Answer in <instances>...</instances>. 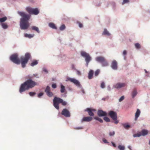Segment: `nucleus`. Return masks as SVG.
I'll return each instance as SVG.
<instances>
[{
  "mask_svg": "<svg viewBox=\"0 0 150 150\" xmlns=\"http://www.w3.org/2000/svg\"><path fill=\"white\" fill-rule=\"evenodd\" d=\"M129 2V0H123V2L122 3V4L123 5L125 4H127Z\"/></svg>",
  "mask_w": 150,
  "mask_h": 150,
  "instance_id": "41",
  "label": "nucleus"
},
{
  "mask_svg": "<svg viewBox=\"0 0 150 150\" xmlns=\"http://www.w3.org/2000/svg\"><path fill=\"white\" fill-rule=\"evenodd\" d=\"M81 56L85 58V60L86 62L85 65L88 67L89 63L92 59V58L90 55L88 53L84 51H81Z\"/></svg>",
  "mask_w": 150,
  "mask_h": 150,
  "instance_id": "4",
  "label": "nucleus"
},
{
  "mask_svg": "<svg viewBox=\"0 0 150 150\" xmlns=\"http://www.w3.org/2000/svg\"><path fill=\"white\" fill-rule=\"evenodd\" d=\"M66 28V26L64 24L62 25L59 28V30L61 31H63Z\"/></svg>",
  "mask_w": 150,
  "mask_h": 150,
  "instance_id": "32",
  "label": "nucleus"
},
{
  "mask_svg": "<svg viewBox=\"0 0 150 150\" xmlns=\"http://www.w3.org/2000/svg\"><path fill=\"white\" fill-rule=\"evenodd\" d=\"M102 66L103 67H107L108 66L109 64L108 61L105 59L101 63Z\"/></svg>",
  "mask_w": 150,
  "mask_h": 150,
  "instance_id": "21",
  "label": "nucleus"
},
{
  "mask_svg": "<svg viewBox=\"0 0 150 150\" xmlns=\"http://www.w3.org/2000/svg\"><path fill=\"white\" fill-rule=\"evenodd\" d=\"M126 84L125 83L119 82L113 86V87L117 89H119L125 86Z\"/></svg>",
  "mask_w": 150,
  "mask_h": 150,
  "instance_id": "9",
  "label": "nucleus"
},
{
  "mask_svg": "<svg viewBox=\"0 0 150 150\" xmlns=\"http://www.w3.org/2000/svg\"><path fill=\"white\" fill-rule=\"evenodd\" d=\"M100 72V70L99 69L97 70L95 72L94 75L95 76H96L98 75Z\"/></svg>",
  "mask_w": 150,
  "mask_h": 150,
  "instance_id": "39",
  "label": "nucleus"
},
{
  "mask_svg": "<svg viewBox=\"0 0 150 150\" xmlns=\"http://www.w3.org/2000/svg\"><path fill=\"white\" fill-rule=\"evenodd\" d=\"M124 98H125L124 96H122L119 99V102L122 101V100H123L124 99Z\"/></svg>",
  "mask_w": 150,
  "mask_h": 150,
  "instance_id": "44",
  "label": "nucleus"
},
{
  "mask_svg": "<svg viewBox=\"0 0 150 150\" xmlns=\"http://www.w3.org/2000/svg\"><path fill=\"white\" fill-rule=\"evenodd\" d=\"M85 111L88 112L89 115L93 116H94V114L93 112L96 111V110L94 109L88 108H86Z\"/></svg>",
  "mask_w": 150,
  "mask_h": 150,
  "instance_id": "12",
  "label": "nucleus"
},
{
  "mask_svg": "<svg viewBox=\"0 0 150 150\" xmlns=\"http://www.w3.org/2000/svg\"><path fill=\"white\" fill-rule=\"evenodd\" d=\"M49 26L53 29H57V28L55 24L53 23H50L48 24Z\"/></svg>",
  "mask_w": 150,
  "mask_h": 150,
  "instance_id": "20",
  "label": "nucleus"
},
{
  "mask_svg": "<svg viewBox=\"0 0 150 150\" xmlns=\"http://www.w3.org/2000/svg\"><path fill=\"white\" fill-rule=\"evenodd\" d=\"M103 141L105 143H108L107 140L105 139H103Z\"/></svg>",
  "mask_w": 150,
  "mask_h": 150,
  "instance_id": "51",
  "label": "nucleus"
},
{
  "mask_svg": "<svg viewBox=\"0 0 150 150\" xmlns=\"http://www.w3.org/2000/svg\"><path fill=\"white\" fill-rule=\"evenodd\" d=\"M45 92L46 94H52L50 91V87L48 86L46 87L45 90Z\"/></svg>",
  "mask_w": 150,
  "mask_h": 150,
  "instance_id": "22",
  "label": "nucleus"
},
{
  "mask_svg": "<svg viewBox=\"0 0 150 150\" xmlns=\"http://www.w3.org/2000/svg\"><path fill=\"white\" fill-rule=\"evenodd\" d=\"M79 25V27L80 28H82L83 27V25L80 22H78V23Z\"/></svg>",
  "mask_w": 150,
  "mask_h": 150,
  "instance_id": "47",
  "label": "nucleus"
},
{
  "mask_svg": "<svg viewBox=\"0 0 150 150\" xmlns=\"http://www.w3.org/2000/svg\"><path fill=\"white\" fill-rule=\"evenodd\" d=\"M122 125L124 128L126 129H128L130 127V126L128 125V123H125Z\"/></svg>",
  "mask_w": 150,
  "mask_h": 150,
  "instance_id": "30",
  "label": "nucleus"
},
{
  "mask_svg": "<svg viewBox=\"0 0 150 150\" xmlns=\"http://www.w3.org/2000/svg\"><path fill=\"white\" fill-rule=\"evenodd\" d=\"M43 94H38L37 96L38 98H40Z\"/></svg>",
  "mask_w": 150,
  "mask_h": 150,
  "instance_id": "53",
  "label": "nucleus"
},
{
  "mask_svg": "<svg viewBox=\"0 0 150 150\" xmlns=\"http://www.w3.org/2000/svg\"><path fill=\"white\" fill-rule=\"evenodd\" d=\"M94 119L95 120H96L98 121L99 122H100L101 123H102L103 122V120L101 119V118L98 117H94Z\"/></svg>",
  "mask_w": 150,
  "mask_h": 150,
  "instance_id": "34",
  "label": "nucleus"
},
{
  "mask_svg": "<svg viewBox=\"0 0 150 150\" xmlns=\"http://www.w3.org/2000/svg\"><path fill=\"white\" fill-rule=\"evenodd\" d=\"M42 71L45 72L46 74H47L48 73V71L45 68H43L42 69Z\"/></svg>",
  "mask_w": 150,
  "mask_h": 150,
  "instance_id": "45",
  "label": "nucleus"
},
{
  "mask_svg": "<svg viewBox=\"0 0 150 150\" xmlns=\"http://www.w3.org/2000/svg\"><path fill=\"white\" fill-rule=\"evenodd\" d=\"M26 10L30 14L37 15L39 13V11L37 8H32L28 7L26 8Z\"/></svg>",
  "mask_w": 150,
  "mask_h": 150,
  "instance_id": "5",
  "label": "nucleus"
},
{
  "mask_svg": "<svg viewBox=\"0 0 150 150\" xmlns=\"http://www.w3.org/2000/svg\"><path fill=\"white\" fill-rule=\"evenodd\" d=\"M144 71L146 73H147L148 72V71H147L146 69H144Z\"/></svg>",
  "mask_w": 150,
  "mask_h": 150,
  "instance_id": "62",
  "label": "nucleus"
},
{
  "mask_svg": "<svg viewBox=\"0 0 150 150\" xmlns=\"http://www.w3.org/2000/svg\"><path fill=\"white\" fill-rule=\"evenodd\" d=\"M53 105L55 108L58 110L59 109V103H61L62 105L63 106H65L67 104V103L65 101L59 98L55 97L54 98L53 100Z\"/></svg>",
  "mask_w": 150,
  "mask_h": 150,
  "instance_id": "3",
  "label": "nucleus"
},
{
  "mask_svg": "<svg viewBox=\"0 0 150 150\" xmlns=\"http://www.w3.org/2000/svg\"><path fill=\"white\" fill-rule=\"evenodd\" d=\"M140 113L141 112L140 110L139 109H137L135 114V120H136L139 117Z\"/></svg>",
  "mask_w": 150,
  "mask_h": 150,
  "instance_id": "18",
  "label": "nucleus"
},
{
  "mask_svg": "<svg viewBox=\"0 0 150 150\" xmlns=\"http://www.w3.org/2000/svg\"><path fill=\"white\" fill-rule=\"evenodd\" d=\"M33 76H35L37 78H39L40 77L38 75V74L37 73H36L35 74H33Z\"/></svg>",
  "mask_w": 150,
  "mask_h": 150,
  "instance_id": "49",
  "label": "nucleus"
},
{
  "mask_svg": "<svg viewBox=\"0 0 150 150\" xmlns=\"http://www.w3.org/2000/svg\"><path fill=\"white\" fill-rule=\"evenodd\" d=\"M52 87L53 88H55L57 87V85L56 83H53L52 85Z\"/></svg>",
  "mask_w": 150,
  "mask_h": 150,
  "instance_id": "46",
  "label": "nucleus"
},
{
  "mask_svg": "<svg viewBox=\"0 0 150 150\" xmlns=\"http://www.w3.org/2000/svg\"><path fill=\"white\" fill-rule=\"evenodd\" d=\"M65 87L62 85H61V92L62 93H63L65 91Z\"/></svg>",
  "mask_w": 150,
  "mask_h": 150,
  "instance_id": "33",
  "label": "nucleus"
},
{
  "mask_svg": "<svg viewBox=\"0 0 150 150\" xmlns=\"http://www.w3.org/2000/svg\"><path fill=\"white\" fill-rule=\"evenodd\" d=\"M61 114L66 117H69L71 115L69 111L67 109H63Z\"/></svg>",
  "mask_w": 150,
  "mask_h": 150,
  "instance_id": "10",
  "label": "nucleus"
},
{
  "mask_svg": "<svg viewBox=\"0 0 150 150\" xmlns=\"http://www.w3.org/2000/svg\"><path fill=\"white\" fill-rule=\"evenodd\" d=\"M118 147L120 150H124L125 149V147L123 146L119 145Z\"/></svg>",
  "mask_w": 150,
  "mask_h": 150,
  "instance_id": "36",
  "label": "nucleus"
},
{
  "mask_svg": "<svg viewBox=\"0 0 150 150\" xmlns=\"http://www.w3.org/2000/svg\"><path fill=\"white\" fill-rule=\"evenodd\" d=\"M68 79L71 82L73 83L77 87L81 88H82V86L80 84V82L78 80L74 78H68Z\"/></svg>",
  "mask_w": 150,
  "mask_h": 150,
  "instance_id": "8",
  "label": "nucleus"
},
{
  "mask_svg": "<svg viewBox=\"0 0 150 150\" xmlns=\"http://www.w3.org/2000/svg\"><path fill=\"white\" fill-rule=\"evenodd\" d=\"M128 148L130 150H132L131 147L130 146H128Z\"/></svg>",
  "mask_w": 150,
  "mask_h": 150,
  "instance_id": "59",
  "label": "nucleus"
},
{
  "mask_svg": "<svg viewBox=\"0 0 150 150\" xmlns=\"http://www.w3.org/2000/svg\"><path fill=\"white\" fill-rule=\"evenodd\" d=\"M7 20V17L4 16L2 18H0V22L1 23H4Z\"/></svg>",
  "mask_w": 150,
  "mask_h": 150,
  "instance_id": "28",
  "label": "nucleus"
},
{
  "mask_svg": "<svg viewBox=\"0 0 150 150\" xmlns=\"http://www.w3.org/2000/svg\"><path fill=\"white\" fill-rule=\"evenodd\" d=\"M31 28L33 30L35 31L38 33H40V31L39 28L38 27L35 26H32L31 27Z\"/></svg>",
  "mask_w": 150,
  "mask_h": 150,
  "instance_id": "27",
  "label": "nucleus"
},
{
  "mask_svg": "<svg viewBox=\"0 0 150 150\" xmlns=\"http://www.w3.org/2000/svg\"><path fill=\"white\" fill-rule=\"evenodd\" d=\"M34 35V34H28L25 33L24 34V36L25 38H33Z\"/></svg>",
  "mask_w": 150,
  "mask_h": 150,
  "instance_id": "25",
  "label": "nucleus"
},
{
  "mask_svg": "<svg viewBox=\"0 0 150 150\" xmlns=\"http://www.w3.org/2000/svg\"><path fill=\"white\" fill-rule=\"evenodd\" d=\"M21 64L22 67L24 68L25 67L26 64L27 63L28 61L27 59H23V57H21Z\"/></svg>",
  "mask_w": 150,
  "mask_h": 150,
  "instance_id": "14",
  "label": "nucleus"
},
{
  "mask_svg": "<svg viewBox=\"0 0 150 150\" xmlns=\"http://www.w3.org/2000/svg\"><path fill=\"white\" fill-rule=\"evenodd\" d=\"M36 84V82L31 79L28 80L22 83L20 87L19 91L21 93L33 87Z\"/></svg>",
  "mask_w": 150,
  "mask_h": 150,
  "instance_id": "2",
  "label": "nucleus"
},
{
  "mask_svg": "<svg viewBox=\"0 0 150 150\" xmlns=\"http://www.w3.org/2000/svg\"><path fill=\"white\" fill-rule=\"evenodd\" d=\"M93 74V71L92 70H90L88 74V78L89 79H91Z\"/></svg>",
  "mask_w": 150,
  "mask_h": 150,
  "instance_id": "24",
  "label": "nucleus"
},
{
  "mask_svg": "<svg viewBox=\"0 0 150 150\" xmlns=\"http://www.w3.org/2000/svg\"><path fill=\"white\" fill-rule=\"evenodd\" d=\"M76 74L77 75H81V74L80 71L78 70H76Z\"/></svg>",
  "mask_w": 150,
  "mask_h": 150,
  "instance_id": "50",
  "label": "nucleus"
},
{
  "mask_svg": "<svg viewBox=\"0 0 150 150\" xmlns=\"http://www.w3.org/2000/svg\"><path fill=\"white\" fill-rule=\"evenodd\" d=\"M30 96L33 97V96L34 95H35V94H30Z\"/></svg>",
  "mask_w": 150,
  "mask_h": 150,
  "instance_id": "61",
  "label": "nucleus"
},
{
  "mask_svg": "<svg viewBox=\"0 0 150 150\" xmlns=\"http://www.w3.org/2000/svg\"><path fill=\"white\" fill-rule=\"evenodd\" d=\"M134 95H133V97L135 96V95L136 94H134Z\"/></svg>",
  "mask_w": 150,
  "mask_h": 150,
  "instance_id": "64",
  "label": "nucleus"
},
{
  "mask_svg": "<svg viewBox=\"0 0 150 150\" xmlns=\"http://www.w3.org/2000/svg\"><path fill=\"white\" fill-rule=\"evenodd\" d=\"M108 89V91H110L111 90L110 86V85H108L107 87Z\"/></svg>",
  "mask_w": 150,
  "mask_h": 150,
  "instance_id": "52",
  "label": "nucleus"
},
{
  "mask_svg": "<svg viewBox=\"0 0 150 150\" xmlns=\"http://www.w3.org/2000/svg\"><path fill=\"white\" fill-rule=\"evenodd\" d=\"M118 121L117 120H116L115 122V123L116 124H117L118 123Z\"/></svg>",
  "mask_w": 150,
  "mask_h": 150,
  "instance_id": "58",
  "label": "nucleus"
},
{
  "mask_svg": "<svg viewBox=\"0 0 150 150\" xmlns=\"http://www.w3.org/2000/svg\"><path fill=\"white\" fill-rule=\"evenodd\" d=\"M135 47L137 49H139L140 47V45L139 43H136L135 44Z\"/></svg>",
  "mask_w": 150,
  "mask_h": 150,
  "instance_id": "38",
  "label": "nucleus"
},
{
  "mask_svg": "<svg viewBox=\"0 0 150 150\" xmlns=\"http://www.w3.org/2000/svg\"><path fill=\"white\" fill-rule=\"evenodd\" d=\"M33 77H34L33 74L29 75L27 76V78L28 79H31L32 80V79Z\"/></svg>",
  "mask_w": 150,
  "mask_h": 150,
  "instance_id": "35",
  "label": "nucleus"
},
{
  "mask_svg": "<svg viewBox=\"0 0 150 150\" xmlns=\"http://www.w3.org/2000/svg\"><path fill=\"white\" fill-rule=\"evenodd\" d=\"M95 4L96 6H100L101 5V2H95Z\"/></svg>",
  "mask_w": 150,
  "mask_h": 150,
  "instance_id": "43",
  "label": "nucleus"
},
{
  "mask_svg": "<svg viewBox=\"0 0 150 150\" xmlns=\"http://www.w3.org/2000/svg\"><path fill=\"white\" fill-rule=\"evenodd\" d=\"M83 129V128L82 127H76V129Z\"/></svg>",
  "mask_w": 150,
  "mask_h": 150,
  "instance_id": "55",
  "label": "nucleus"
},
{
  "mask_svg": "<svg viewBox=\"0 0 150 150\" xmlns=\"http://www.w3.org/2000/svg\"><path fill=\"white\" fill-rule=\"evenodd\" d=\"M98 115L99 116H106L107 113L106 112L100 110L98 111Z\"/></svg>",
  "mask_w": 150,
  "mask_h": 150,
  "instance_id": "16",
  "label": "nucleus"
},
{
  "mask_svg": "<svg viewBox=\"0 0 150 150\" xmlns=\"http://www.w3.org/2000/svg\"><path fill=\"white\" fill-rule=\"evenodd\" d=\"M148 132V131L147 130L144 129L142 130L141 132L139 133L134 134L133 137H139L141 135L144 136L147 135Z\"/></svg>",
  "mask_w": 150,
  "mask_h": 150,
  "instance_id": "7",
  "label": "nucleus"
},
{
  "mask_svg": "<svg viewBox=\"0 0 150 150\" xmlns=\"http://www.w3.org/2000/svg\"><path fill=\"white\" fill-rule=\"evenodd\" d=\"M104 120L107 122H109L110 121V120L107 117H105L103 118Z\"/></svg>",
  "mask_w": 150,
  "mask_h": 150,
  "instance_id": "42",
  "label": "nucleus"
},
{
  "mask_svg": "<svg viewBox=\"0 0 150 150\" xmlns=\"http://www.w3.org/2000/svg\"><path fill=\"white\" fill-rule=\"evenodd\" d=\"M138 93H139V92H138L137 89H134L132 91V94H137Z\"/></svg>",
  "mask_w": 150,
  "mask_h": 150,
  "instance_id": "40",
  "label": "nucleus"
},
{
  "mask_svg": "<svg viewBox=\"0 0 150 150\" xmlns=\"http://www.w3.org/2000/svg\"><path fill=\"white\" fill-rule=\"evenodd\" d=\"M92 118L91 117H86L83 118L82 120V122H90L92 120Z\"/></svg>",
  "mask_w": 150,
  "mask_h": 150,
  "instance_id": "17",
  "label": "nucleus"
},
{
  "mask_svg": "<svg viewBox=\"0 0 150 150\" xmlns=\"http://www.w3.org/2000/svg\"><path fill=\"white\" fill-rule=\"evenodd\" d=\"M112 68L114 70H117V62L115 60H113L111 64Z\"/></svg>",
  "mask_w": 150,
  "mask_h": 150,
  "instance_id": "13",
  "label": "nucleus"
},
{
  "mask_svg": "<svg viewBox=\"0 0 150 150\" xmlns=\"http://www.w3.org/2000/svg\"><path fill=\"white\" fill-rule=\"evenodd\" d=\"M112 144L113 146L114 147H116L115 144V143H114L113 142H112Z\"/></svg>",
  "mask_w": 150,
  "mask_h": 150,
  "instance_id": "54",
  "label": "nucleus"
},
{
  "mask_svg": "<svg viewBox=\"0 0 150 150\" xmlns=\"http://www.w3.org/2000/svg\"><path fill=\"white\" fill-rule=\"evenodd\" d=\"M109 115L114 120L116 121L117 120V114L116 112L113 111H110L109 113Z\"/></svg>",
  "mask_w": 150,
  "mask_h": 150,
  "instance_id": "11",
  "label": "nucleus"
},
{
  "mask_svg": "<svg viewBox=\"0 0 150 150\" xmlns=\"http://www.w3.org/2000/svg\"><path fill=\"white\" fill-rule=\"evenodd\" d=\"M10 59L12 62L16 64H18L20 63V61L18 58V55L17 54L12 55Z\"/></svg>",
  "mask_w": 150,
  "mask_h": 150,
  "instance_id": "6",
  "label": "nucleus"
},
{
  "mask_svg": "<svg viewBox=\"0 0 150 150\" xmlns=\"http://www.w3.org/2000/svg\"><path fill=\"white\" fill-rule=\"evenodd\" d=\"M105 58L102 56H98L96 57L95 59L96 61L99 63H101L104 60Z\"/></svg>",
  "mask_w": 150,
  "mask_h": 150,
  "instance_id": "15",
  "label": "nucleus"
},
{
  "mask_svg": "<svg viewBox=\"0 0 150 150\" xmlns=\"http://www.w3.org/2000/svg\"><path fill=\"white\" fill-rule=\"evenodd\" d=\"M115 132L114 131L110 132L109 133V135L110 136H112L115 134Z\"/></svg>",
  "mask_w": 150,
  "mask_h": 150,
  "instance_id": "48",
  "label": "nucleus"
},
{
  "mask_svg": "<svg viewBox=\"0 0 150 150\" xmlns=\"http://www.w3.org/2000/svg\"><path fill=\"white\" fill-rule=\"evenodd\" d=\"M100 87L102 88H104L105 87V84L104 82H102L101 83Z\"/></svg>",
  "mask_w": 150,
  "mask_h": 150,
  "instance_id": "37",
  "label": "nucleus"
},
{
  "mask_svg": "<svg viewBox=\"0 0 150 150\" xmlns=\"http://www.w3.org/2000/svg\"><path fill=\"white\" fill-rule=\"evenodd\" d=\"M31 55L30 54L28 53H26L25 56V57L23 59H27L28 61V60L30 58Z\"/></svg>",
  "mask_w": 150,
  "mask_h": 150,
  "instance_id": "26",
  "label": "nucleus"
},
{
  "mask_svg": "<svg viewBox=\"0 0 150 150\" xmlns=\"http://www.w3.org/2000/svg\"><path fill=\"white\" fill-rule=\"evenodd\" d=\"M1 25L3 29L4 30H6L8 28V26L7 23H1Z\"/></svg>",
  "mask_w": 150,
  "mask_h": 150,
  "instance_id": "23",
  "label": "nucleus"
},
{
  "mask_svg": "<svg viewBox=\"0 0 150 150\" xmlns=\"http://www.w3.org/2000/svg\"><path fill=\"white\" fill-rule=\"evenodd\" d=\"M38 63V61L36 60H35L32 62L30 64V66L32 67H33L37 65Z\"/></svg>",
  "mask_w": 150,
  "mask_h": 150,
  "instance_id": "29",
  "label": "nucleus"
},
{
  "mask_svg": "<svg viewBox=\"0 0 150 150\" xmlns=\"http://www.w3.org/2000/svg\"><path fill=\"white\" fill-rule=\"evenodd\" d=\"M127 51L126 50H124L123 51L122 54L123 56L124 59V60H126V55L127 54Z\"/></svg>",
  "mask_w": 150,
  "mask_h": 150,
  "instance_id": "31",
  "label": "nucleus"
},
{
  "mask_svg": "<svg viewBox=\"0 0 150 150\" xmlns=\"http://www.w3.org/2000/svg\"><path fill=\"white\" fill-rule=\"evenodd\" d=\"M18 14L22 17L20 18V26L21 30L28 29L29 25L28 21L30 18V16L25 12L20 11H17Z\"/></svg>",
  "mask_w": 150,
  "mask_h": 150,
  "instance_id": "1",
  "label": "nucleus"
},
{
  "mask_svg": "<svg viewBox=\"0 0 150 150\" xmlns=\"http://www.w3.org/2000/svg\"><path fill=\"white\" fill-rule=\"evenodd\" d=\"M29 94H35V93L30 92L29 93Z\"/></svg>",
  "mask_w": 150,
  "mask_h": 150,
  "instance_id": "60",
  "label": "nucleus"
},
{
  "mask_svg": "<svg viewBox=\"0 0 150 150\" xmlns=\"http://www.w3.org/2000/svg\"><path fill=\"white\" fill-rule=\"evenodd\" d=\"M102 35H106L107 36H109L111 34L105 28L104 30L103 31L102 33Z\"/></svg>",
  "mask_w": 150,
  "mask_h": 150,
  "instance_id": "19",
  "label": "nucleus"
},
{
  "mask_svg": "<svg viewBox=\"0 0 150 150\" xmlns=\"http://www.w3.org/2000/svg\"><path fill=\"white\" fill-rule=\"evenodd\" d=\"M149 144L150 145V140H149Z\"/></svg>",
  "mask_w": 150,
  "mask_h": 150,
  "instance_id": "63",
  "label": "nucleus"
},
{
  "mask_svg": "<svg viewBox=\"0 0 150 150\" xmlns=\"http://www.w3.org/2000/svg\"><path fill=\"white\" fill-rule=\"evenodd\" d=\"M81 91L82 93H85L83 89H82V90H81Z\"/></svg>",
  "mask_w": 150,
  "mask_h": 150,
  "instance_id": "56",
  "label": "nucleus"
},
{
  "mask_svg": "<svg viewBox=\"0 0 150 150\" xmlns=\"http://www.w3.org/2000/svg\"><path fill=\"white\" fill-rule=\"evenodd\" d=\"M47 95H48V96L49 97H51V96H52L53 94H47Z\"/></svg>",
  "mask_w": 150,
  "mask_h": 150,
  "instance_id": "57",
  "label": "nucleus"
}]
</instances>
